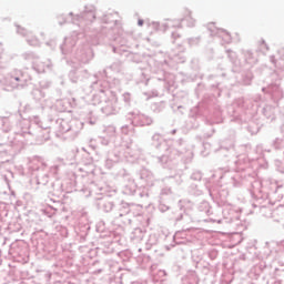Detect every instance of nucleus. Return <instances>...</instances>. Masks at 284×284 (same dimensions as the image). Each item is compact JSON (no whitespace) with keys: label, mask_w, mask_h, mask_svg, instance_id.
I'll list each match as a JSON object with an SVG mask.
<instances>
[{"label":"nucleus","mask_w":284,"mask_h":284,"mask_svg":"<svg viewBox=\"0 0 284 284\" xmlns=\"http://www.w3.org/2000/svg\"><path fill=\"white\" fill-rule=\"evenodd\" d=\"M138 24H139V26H143V20H139V21H138Z\"/></svg>","instance_id":"obj_1"},{"label":"nucleus","mask_w":284,"mask_h":284,"mask_svg":"<svg viewBox=\"0 0 284 284\" xmlns=\"http://www.w3.org/2000/svg\"><path fill=\"white\" fill-rule=\"evenodd\" d=\"M16 81H19V78H16Z\"/></svg>","instance_id":"obj_2"}]
</instances>
